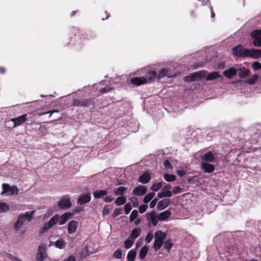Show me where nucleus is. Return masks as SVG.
<instances>
[{
    "mask_svg": "<svg viewBox=\"0 0 261 261\" xmlns=\"http://www.w3.org/2000/svg\"><path fill=\"white\" fill-rule=\"evenodd\" d=\"M232 53L237 57H248L249 49L243 48L241 45L232 48Z\"/></svg>",
    "mask_w": 261,
    "mask_h": 261,
    "instance_id": "nucleus-4",
    "label": "nucleus"
},
{
    "mask_svg": "<svg viewBox=\"0 0 261 261\" xmlns=\"http://www.w3.org/2000/svg\"><path fill=\"white\" fill-rule=\"evenodd\" d=\"M147 79L144 77H135L131 79L130 82L132 84L140 86L142 84H146L147 83Z\"/></svg>",
    "mask_w": 261,
    "mask_h": 261,
    "instance_id": "nucleus-17",
    "label": "nucleus"
},
{
    "mask_svg": "<svg viewBox=\"0 0 261 261\" xmlns=\"http://www.w3.org/2000/svg\"><path fill=\"white\" fill-rule=\"evenodd\" d=\"M114 200V198L111 196H107L104 198V201L106 202H111Z\"/></svg>",
    "mask_w": 261,
    "mask_h": 261,
    "instance_id": "nucleus-59",
    "label": "nucleus"
},
{
    "mask_svg": "<svg viewBox=\"0 0 261 261\" xmlns=\"http://www.w3.org/2000/svg\"><path fill=\"white\" fill-rule=\"evenodd\" d=\"M81 107H89L93 104V99L92 98L82 99H81Z\"/></svg>",
    "mask_w": 261,
    "mask_h": 261,
    "instance_id": "nucleus-29",
    "label": "nucleus"
},
{
    "mask_svg": "<svg viewBox=\"0 0 261 261\" xmlns=\"http://www.w3.org/2000/svg\"><path fill=\"white\" fill-rule=\"evenodd\" d=\"M201 168L203 169L206 173H212L215 170L214 165L210 164L209 163L202 162L201 164Z\"/></svg>",
    "mask_w": 261,
    "mask_h": 261,
    "instance_id": "nucleus-18",
    "label": "nucleus"
},
{
    "mask_svg": "<svg viewBox=\"0 0 261 261\" xmlns=\"http://www.w3.org/2000/svg\"><path fill=\"white\" fill-rule=\"evenodd\" d=\"M204 76L203 74L200 72H194L189 76L185 77L184 81L191 82L194 81L200 80Z\"/></svg>",
    "mask_w": 261,
    "mask_h": 261,
    "instance_id": "nucleus-10",
    "label": "nucleus"
},
{
    "mask_svg": "<svg viewBox=\"0 0 261 261\" xmlns=\"http://www.w3.org/2000/svg\"><path fill=\"white\" fill-rule=\"evenodd\" d=\"M113 256L118 259H121L122 257V252L121 250L117 249L113 254Z\"/></svg>",
    "mask_w": 261,
    "mask_h": 261,
    "instance_id": "nucleus-45",
    "label": "nucleus"
},
{
    "mask_svg": "<svg viewBox=\"0 0 261 261\" xmlns=\"http://www.w3.org/2000/svg\"><path fill=\"white\" fill-rule=\"evenodd\" d=\"M149 225L152 224L153 226L156 225L158 221L157 220L158 216L155 211H152L151 213H147L145 215Z\"/></svg>",
    "mask_w": 261,
    "mask_h": 261,
    "instance_id": "nucleus-8",
    "label": "nucleus"
},
{
    "mask_svg": "<svg viewBox=\"0 0 261 261\" xmlns=\"http://www.w3.org/2000/svg\"><path fill=\"white\" fill-rule=\"evenodd\" d=\"M172 195V192L170 191H162L161 192L158 194V197L160 198L170 197Z\"/></svg>",
    "mask_w": 261,
    "mask_h": 261,
    "instance_id": "nucleus-28",
    "label": "nucleus"
},
{
    "mask_svg": "<svg viewBox=\"0 0 261 261\" xmlns=\"http://www.w3.org/2000/svg\"><path fill=\"white\" fill-rule=\"evenodd\" d=\"M172 246V242L170 240H167L164 243V247L169 252Z\"/></svg>",
    "mask_w": 261,
    "mask_h": 261,
    "instance_id": "nucleus-43",
    "label": "nucleus"
},
{
    "mask_svg": "<svg viewBox=\"0 0 261 261\" xmlns=\"http://www.w3.org/2000/svg\"><path fill=\"white\" fill-rule=\"evenodd\" d=\"M182 191V189L180 188L179 186L175 187L172 191V192L174 194H177L181 192Z\"/></svg>",
    "mask_w": 261,
    "mask_h": 261,
    "instance_id": "nucleus-51",
    "label": "nucleus"
},
{
    "mask_svg": "<svg viewBox=\"0 0 261 261\" xmlns=\"http://www.w3.org/2000/svg\"><path fill=\"white\" fill-rule=\"evenodd\" d=\"M186 173V172L184 170H179L177 171V174L180 176H183Z\"/></svg>",
    "mask_w": 261,
    "mask_h": 261,
    "instance_id": "nucleus-60",
    "label": "nucleus"
},
{
    "mask_svg": "<svg viewBox=\"0 0 261 261\" xmlns=\"http://www.w3.org/2000/svg\"><path fill=\"white\" fill-rule=\"evenodd\" d=\"M55 246L59 249H62L64 247L65 244L62 240H57L55 242Z\"/></svg>",
    "mask_w": 261,
    "mask_h": 261,
    "instance_id": "nucleus-44",
    "label": "nucleus"
},
{
    "mask_svg": "<svg viewBox=\"0 0 261 261\" xmlns=\"http://www.w3.org/2000/svg\"><path fill=\"white\" fill-rule=\"evenodd\" d=\"M90 253L89 252L88 247L86 246L80 253L81 258L82 259L85 258Z\"/></svg>",
    "mask_w": 261,
    "mask_h": 261,
    "instance_id": "nucleus-38",
    "label": "nucleus"
},
{
    "mask_svg": "<svg viewBox=\"0 0 261 261\" xmlns=\"http://www.w3.org/2000/svg\"><path fill=\"white\" fill-rule=\"evenodd\" d=\"M73 215V213L70 212H66L60 216H59L58 223L60 225L65 224Z\"/></svg>",
    "mask_w": 261,
    "mask_h": 261,
    "instance_id": "nucleus-11",
    "label": "nucleus"
},
{
    "mask_svg": "<svg viewBox=\"0 0 261 261\" xmlns=\"http://www.w3.org/2000/svg\"><path fill=\"white\" fill-rule=\"evenodd\" d=\"M138 215V212L137 210H133L130 214V215L129 216V220L130 222H133L135 219L137 217Z\"/></svg>",
    "mask_w": 261,
    "mask_h": 261,
    "instance_id": "nucleus-41",
    "label": "nucleus"
},
{
    "mask_svg": "<svg viewBox=\"0 0 261 261\" xmlns=\"http://www.w3.org/2000/svg\"><path fill=\"white\" fill-rule=\"evenodd\" d=\"M171 186L170 184H166L162 189V191H169V189L171 188Z\"/></svg>",
    "mask_w": 261,
    "mask_h": 261,
    "instance_id": "nucleus-63",
    "label": "nucleus"
},
{
    "mask_svg": "<svg viewBox=\"0 0 261 261\" xmlns=\"http://www.w3.org/2000/svg\"><path fill=\"white\" fill-rule=\"evenodd\" d=\"M174 75V73L171 72L169 68L161 69L158 75V79H162L165 76L172 77Z\"/></svg>",
    "mask_w": 261,
    "mask_h": 261,
    "instance_id": "nucleus-13",
    "label": "nucleus"
},
{
    "mask_svg": "<svg viewBox=\"0 0 261 261\" xmlns=\"http://www.w3.org/2000/svg\"><path fill=\"white\" fill-rule=\"evenodd\" d=\"M148 250L149 248L146 246H144L141 248L139 254V257L141 260L144 259L147 254Z\"/></svg>",
    "mask_w": 261,
    "mask_h": 261,
    "instance_id": "nucleus-26",
    "label": "nucleus"
},
{
    "mask_svg": "<svg viewBox=\"0 0 261 261\" xmlns=\"http://www.w3.org/2000/svg\"><path fill=\"white\" fill-rule=\"evenodd\" d=\"M251 36L254 39L253 44L255 46H261V30H254L251 33Z\"/></svg>",
    "mask_w": 261,
    "mask_h": 261,
    "instance_id": "nucleus-6",
    "label": "nucleus"
},
{
    "mask_svg": "<svg viewBox=\"0 0 261 261\" xmlns=\"http://www.w3.org/2000/svg\"><path fill=\"white\" fill-rule=\"evenodd\" d=\"M109 205H105L102 210L103 215H107L110 213V210L108 207Z\"/></svg>",
    "mask_w": 261,
    "mask_h": 261,
    "instance_id": "nucleus-55",
    "label": "nucleus"
},
{
    "mask_svg": "<svg viewBox=\"0 0 261 261\" xmlns=\"http://www.w3.org/2000/svg\"><path fill=\"white\" fill-rule=\"evenodd\" d=\"M147 191V188L144 186H139L135 188L133 191L134 195L138 196H142L144 195Z\"/></svg>",
    "mask_w": 261,
    "mask_h": 261,
    "instance_id": "nucleus-15",
    "label": "nucleus"
},
{
    "mask_svg": "<svg viewBox=\"0 0 261 261\" xmlns=\"http://www.w3.org/2000/svg\"><path fill=\"white\" fill-rule=\"evenodd\" d=\"M121 209L120 208H116L114 209V210L113 211V213L112 214V217H113V218H115L117 216H118V215H119L120 214H121Z\"/></svg>",
    "mask_w": 261,
    "mask_h": 261,
    "instance_id": "nucleus-49",
    "label": "nucleus"
},
{
    "mask_svg": "<svg viewBox=\"0 0 261 261\" xmlns=\"http://www.w3.org/2000/svg\"><path fill=\"white\" fill-rule=\"evenodd\" d=\"M158 202V199L154 198L153 200L151 201V202L150 203V207L151 208H153L154 207L155 205L156 204V203Z\"/></svg>",
    "mask_w": 261,
    "mask_h": 261,
    "instance_id": "nucleus-58",
    "label": "nucleus"
},
{
    "mask_svg": "<svg viewBox=\"0 0 261 261\" xmlns=\"http://www.w3.org/2000/svg\"><path fill=\"white\" fill-rule=\"evenodd\" d=\"M249 70L243 68L239 69L238 74L241 78H243L247 76L249 74Z\"/></svg>",
    "mask_w": 261,
    "mask_h": 261,
    "instance_id": "nucleus-32",
    "label": "nucleus"
},
{
    "mask_svg": "<svg viewBox=\"0 0 261 261\" xmlns=\"http://www.w3.org/2000/svg\"><path fill=\"white\" fill-rule=\"evenodd\" d=\"M141 229L140 228H135L133 229L129 237L135 240L139 237Z\"/></svg>",
    "mask_w": 261,
    "mask_h": 261,
    "instance_id": "nucleus-27",
    "label": "nucleus"
},
{
    "mask_svg": "<svg viewBox=\"0 0 261 261\" xmlns=\"http://www.w3.org/2000/svg\"><path fill=\"white\" fill-rule=\"evenodd\" d=\"M147 206L145 204H142L139 207V211L141 214L144 213L147 209Z\"/></svg>",
    "mask_w": 261,
    "mask_h": 261,
    "instance_id": "nucleus-54",
    "label": "nucleus"
},
{
    "mask_svg": "<svg viewBox=\"0 0 261 261\" xmlns=\"http://www.w3.org/2000/svg\"><path fill=\"white\" fill-rule=\"evenodd\" d=\"M9 256V258L11 259L12 261H18V260H19L20 259L17 258L16 257L11 255V254H9L8 255Z\"/></svg>",
    "mask_w": 261,
    "mask_h": 261,
    "instance_id": "nucleus-64",
    "label": "nucleus"
},
{
    "mask_svg": "<svg viewBox=\"0 0 261 261\" xmlns=\"http://www.w3.org/2000/svg\"><path fill=\"white\" fill-rule=\"evenodd\" d=\"M164 179L168 182H171L175 180L176 176L173 174H165L163 175Z\"/></svg>",
    "mask_w": 261,
    "mask_h": 261,
    "instance_id": "nucleus-33",
    "label": "nucleus"
},
{
    "mask_svg": "<svg viewBox=\"0 0 261 261\" xmlns=\"http://www.w3.org/2000/svg\"><path fill=\"white\" fill-rule=\"evenodd\" d=\"M126 191V188L124 187H119L114 191V194L117 196H122Z\"/></svg>",
    "mask_w": 261,
    "mask_h": 261,
    "instance_id": "nucleus-31",
    "label": "nucleus"
},
{
    "mask_svg": "<svg viewBox=\"0 0 261 261\" xmlns=\"http://www.w3.org/2000/svg\"><path fill=\"white\" fill-rule=\"evenodd\" d=\"M221 77L218 71H214L210 73L206 77V81H212Z\"/></svg>",
    "mask_w": 261,
    "mask_h": 261,
    "instance_id": "nucleus-25",
    "label": "nucleus"
},
{
    "mask_svg": "<svg viewBox=\"0 0 261 261\" xmlns=\"http://www.w3.org/2000/svg\"><path fill=\"white\" fill-rule=\"evenodd\" d=\"M36 259L38 261H43L44 259V254L40 247L39 248L38 253L36 256Z\"/></svg>",
    "mask_w": 261,
    "mask_h": 261,
    "instance_id": "nucleus-39",
    "label": "nucleus"
},
{
    "mask_svg": "<svg viewBox=\"0 0 261 261\" xmlns=\"http://www.w3.org/2000/svg\"><path fill=\"white\" fill-rule=\"evenodd\" d=\"M258 78V75L254 74L250 78L246 80V83L249 85H254Z\"/></svg>",
    "mask_w": 261,
    "mask_h": 261,
    "instance_id": "nucleus-34",
    "label": "nucleus"
},
{
    "mask_svg": "<svg viewBox=\"0 0 261 261\" xmlns=\"http://www.w3.org/2000/svg\"><path fill=\"white\" fill-rule=\"evenodd\" d=\"M156 76V73L154 71H152L148 73L147 77L148 79L150 81L155 79Z\"/></svg>",
    "mask_w": 261,
    "mask_h": 261,
    "instance_id": "nucleus-46",
    "label": "nucleus"
},
{
    "mask_svg": "<svg viewBox=\"0 0 261 261\" xmlns=\"http://www.w3.org/2000/svg\"><path fill=\"white\" fill-rule=\"evenodd\" d=\"M129 200L132 202L133 204L134 207H136L138 205V199L136 197H131L129 198Z\"/></svg>",
    "mask_w": 261,
    "mask_h": 261,
    "instance_id": "nucleus-47",
    "label": "nucleus"
},
{
    "mask_svg": "<svg viewBox=\"0 0 261 261\" xmlns=\"http://www.w3.org/2000/svg\"><path fill=\"white\" fill-rule=\"evenodd\" d=\"M152 238H153L152 235L150 233H148L145 238V241L147 243H149L151 241V240H152Z\"/></svg>",
    "mask_w": 261,
    "mask_h": 261,
    "instance_id": "nucleus-56",
    "label": "nucleus"
},
{
    "mask_svg": "<svg viewBox=\"0 0 261 261\" xmlns=\"http://www.w3.org/2000/svg\"><path fill=\"white\" fill-rule=\"evenodd\" d=\"M91 200L90 194H87L82 195L79 198L77 203L80 205H83L85 203H88Z\"/></svg>",
    "mask_w": 261,
    "mask_h": 261,
    "instance_id": "nucleus-16",
    "label": "nucleus"
},
{
    "mask_svg": "<svg viewBox=\"0 0 261 261\" xmlns=\"http://www.w3.org/2000/svg\"><path fill=\"white\" fill-rule=\"evenodd\" d=\"M126 202V199L123 196L118 197L115 201L117 205H121Z\"/></svg>",
    "mask_w": 261,
    "mask_h": 261,
    "instance_id": "nucleus-40",
    "label": "nucleus"
},
{
    "mask_svg": "<svg viewBox=\"0 0 261 261\" xmlns=\"http://www.w3.org/2000/svg\"><path fill=\"white\" fill-rule=\"evenodd\" d=\"M81 99H75L73 100V105L75 106L81 107Z\"/></svg>",
    "mask_w": 261,
    "mask_h": 261,
    "instance_id": "nucleus-57",
    "label": "nucleus"
},
{
    "mask_svg": "<svg viewBox=\"0 0 261 261\" xmlns=\"http://www.w3.org/2000/svg\"><path fill=\"white\" fill-rule=\"evenodd\" d=\"M155 196V193L153 192L149 193L147 194L143 199V202L144 203H148Z\"/></svg>",
    "mask_w": 261,
    "mask_h": 261,
    "instance_id": "nucleus-36",
    "label": "nucleus"
},
{
    "mask_svg": "<svg viewBox=\"0 0 261 261\" xmlns=\"http://www.w3.org/2000/svg\"><path fill=\"white\" fill-rule=\"evenodd\" d=\"M171 214V213L169 210L165 211L158 215V219L160 221H165L170 216Z\"/></svg>",
    "mask_w": 261,
    "mask_h": 261,
    "instance_id": "nucleus-22",
    "label": "nucleus"
},
{
    "mask_svg": "<svg viewBox=\"0 0 261 261\" xmlns=\"http://www.w3.org/2000/svg\"><path fill=\"white\" fill-rule=\"evenodd\" d=\"M124 208L125 214L126 215L128 214L130 212L131 210L132 209V206L129 203L126 204L125 205Z\"/></svg>",
    "mask_w": 261,
    "mask_h": 261,
    "instance_id": "nucleus-50",
    "label": "nucleus"
},
{
    "mask_svg": "<svg viewBox=\"0 0 261 261\" xmlns=\"http://www.w3.org/2000/svg\"><path fill=\"white\" fill-rule=\"evenodd\" d=\"M134 242V240L130 238H128L124 242V246L126 249L130 248L133 245Z\"/></svg>",
    "mask_w": 261,
    "mask_h": 261,
    "instance_id": "nucleus-35",
    "label": "nucleus"
},
{
    "mask_svg": "<svg viewBox=\"0 0 261 261\" xmlns=\"http://www.w3.org/2000/svg\"><path fill=\"white\" fill-rule=\"evenodd\" d=\"M9 210V206L5 203L0 202V213H4Z\"/></svg>",
    "mask_w": 261,
    "mask_h": 261,
    "instance_id": "nucleus-42",
    "label": "nucleus"
},
{
    "mask_svg": "<svg viewBox=\"0 0 261 261\" xmlns=\"http://www.w3.org/2000/svg\"><path fill=\"white\" fill-rule=\"evenodd\" d=\"M162 184L161 182H154L152 185L150 187V189L152 191L156 192L160 190V189L162 187Z\"/></svg>",
    "mask_w": 261,
    "mask_h": 261,
    "instance_id": "nucleus-37",
    "label": "nucleus"
},
{
    "mask_svg": "<svg viewBox=\"0 0 261 261\" xmlns=\"http://www.w3.org/2000/svg\"><path fill=\"white\" fill-rule=\"evenodd\" d=\"M164 166L167 169H172V166L169 160H166L164 162Z\"/></svg>",
    "mask_w": 261,
    "mask_h": 261,
    "instance_id": "nucleus-53",
    "label": "nucleus"
},
{
    "mask_svg": "<svg viewBox=\"0 0 261 261\" xmlns=\"http://www.w3.org/2000/svg\"><path fill=\"white\" fill-rule=\"evenodd\" d=\"M2 195L6 193H10V195H13L14 194L16 195L18 194V190L16 186H13V187H11L9 184L4 183L2 185Z\"/></svg>",
    "mask_w": 261,
    "mask_h": 261,
    "instance_id": "nucleus-7",
    "label": "nucleus"
},
{
    "mask_svg": "<svg viewBox=\"0 0 261 261\" xmlns=\"http://www.w3.org/2000/svg\"><path fill=\"white\" fill-rule=\"evenodd\" d=\"M237 70L234 68H230L223 72V75L227 78L231 79L237 74Z\"/></svg>",
    "mask_w": 261,
    "mask_h": 261,
    "instance_id": "nucleus-21",
    "label": "nucleus"
},
{
    "mask_svg": "<svg viewBox=\"0 0 261 261\" xmlns=\"http://www.w3.org/2000/svg\"><path fill=\"white\" fill-rule=\"evenodd\" d=\"M202 161L206 163H214L216 162V158L212 151H208L201 156Z\"/></svg>",
    "mask_w": 261,
    "mask_h": 261,
    "instance_id": "nucleus-12",
    "label": "nucleus"
},
{
    "mask_svg": "<svg viewBox=\"0 0 261 261\" xmlns=\"http://www.w3.org/2000/svg\"><path fill=\"white\" fill-rule=\"evenodd\" d=\"M78 226V222L76 221L72 220L69 222L68 225V232L69 234H72L76 231Z\"/></svg>",
    "mask_w": 261,
    "mask_h": 261,
    "instance_id": "nucleus-19",
    "label": "nucleus"
},
{
    "mask_svg": "<svg viewBox=\"0 0 261 261\" xmlns=\"http://www.w3.org/2000/svg\"><path fill=\"white\" fill-rule=\"evenodd\" d=\"M35 213V211L31 212H26L25 214L19 215L17 220L14 224V228L18 229L22 227L27 221L30 222L33 218V215Z\"/></svg>",
    "mask_w": 261,
    "mask_h": 261,
    "instance_id": "nucleus-1",
    "label": "nucleus"
},
{
    "mask_svg": "<svg viewBox=\"0 0 261 261\" xmlns=\"http://www.w3.org/2000/svg\"><path fill=\"white\" fill-rule=\"evenodd\" d=\"M137 253L135 250H130L127 255V261H134L135 257L136 256Z\"/></svg>",
    "mask_w": 261,
    "mask_h": 261,
    "instance_id": "nucleus-30",
    "label": "nucleus"
},
{
    "mask_svg": "<svg viewBox=\"0 0 261 261\" xmlns=\"http://www.w3.org/2000/svg\"><path fill=\"white\" fill-rule=\"evenodd\" d=\"M83 208L82 207H77L73 210V213L77 214L81 213L82 211H83Z\"/></svg>",
    "mask_w": 261,
    "mask_h": 261,
    "instance_id": "nucleus-61",
    "label": "nucleus"
},
{
    "mask_svg": "<svg viewBox=\"0 0 261 261\" xmlns=\"http://www.w3.org/2000/svg\"><path fill=\"white\" fill-rule=\"evenodd\" d=\"M107 194V191L105 190H96L93 193L95 199H99Z\"/></svg>",
    "mask_w": 261,
    "mask_h": 261,
    "instance_id": "nucleus-24",
    "label": "nucleus"
},
{
    "mask_svg": "<svg viewBox=\"0 0 261 261\" xmlns=\"http://www.w3.org/2000/svg\"><path fill=\"white\" fill-rule=\"evenodd\" d=\"M58 206L60 210H66L72 206V203L68 195L61 197L58 202Z\"/></svg>",
    "mask_w": 261,
    "mask_h": 261,
    "instance_id": "nucleus-3",
    "label": "nucleus"
},
{
    "mask_svg": "<svg viewBox=\"0 0 261 261\" xmlns=\"http://www.w3.org/2000/svg\"><path fill=\"white\" fill-rule=\"evenodd\" d=\"M59 220V216L56 215L53 217L48 222L45 223L43 226L42 227L40 233H43L47 231L53 225L58 223Z\"/></svg>",
    "mask_w": 261,
    "mask_h": 261,
    "instance_id": "nucleus-5",
    "label": "nucleus"
},
{
    "mask_svg": "<svg viewBox=\"0 0 261 261\" xmlns=\"http://www.w3.org/2000/svg\"><path fill=\"white\" fill-rule=\"evenodd\" d=\"M75 257H74L73 255H70L67 259H65L63 261H75Z\"/></svg>",
    "mask_w": 261,
    "mask_h": 261,
    "instance_id": "nucleus-62",
    "label": "nucleus"
},
{
    "mask_svg": "<svg viewBox=\"0 0 261 261\" xmlns=\"http://www.w3.org/2000/svg\"><path fill=\"white\" fill-rule=\"evenodd\" d=\"M113 90V88H112V87H105L103 88H102L99 92L101 93V94H103V93H107V92H111V91H112Z\"/></svg>",
    "mask_w": 261,
    "mask_h": 261,
    "instance_id": "nucleus-48",
    "label": "nucleus"
},
{
    "mask_svg": "<svg viewBox=\"0 0 261 261\" xmlns=\"http://www.w3.org/2000/svg\"><path fill=\"white\" fill-rule=\"evenodd\" d=\"M151 179L150 174L147 172L143 173L140 177L139 181L143 184L148 183Z\"/></svg>",
    "mask_w": 261,
    "mask_h": 261,
    "instance_id": "nucleus-20",
    "label": "nucleus"
},
{
    "mask_svg": "<svg viewBox=\"0 0 261 261\" xmlns=\"http://www.w3.org/2000/svg\"><path fill=\"white\" fill-rule=\"evenodd\" d=\"M170 204L169 199L165 198L160 201L158 203L156 209L158 211H162L166 208Z\"/></svg>",
    "mask_w": 261,
    "mask_h": 261,
    "instance_id": "nucleus-14",
    "label": "nucleus"
},
{
    "mask_svg": "<svg viewBox=\"0 0 261 261\" xmlns=\"http://www.w3.org/2000/svg\"><path fill=\"white\" fill-rule=\"evenodd\" d=\"M249 51L248 57H251L255 59L261 57V50L251 49H249Z\"/></svg>",
    "mask_w": 261,
    "mask_h": 261,
    "instance_id": "nucleus-23",
    "label": "nucleus"
},
{
    "mask_svg": "<svg viewBox=\"0 0 261 261\" xmlns=\"http://www.w3.org/2000/svg\"><path fill=\"white\" fill-rule=\"evenodd\" d=\"M166 237V234L161 230H158L155 232L154 236L155 241L153 244V249L155 251H158L161 248Z\"/></svg>",
    "mask_w": 261,
    "mask_h": 261,
    "instance_id": "nucleus-2",
    "label": "nucleus"
},
{
    "mask_svg": "<svg viewBox=\"0 0 261 261\" xmlns=\"http://www.w3.org/2000/svg\"><path fill=\"white\" fill-rule=\"evenodd\" d=\"M28 114H24L18 117L12 118L11 121L14 123V127H17L25 122L27 118Z\"/></svg>",
    "mask_w": 261,
    "mask_h": 261,
    "instance_id": "nucleus-9",
    "label": "nucleus"
},
{
    "mask_svg": "<svg viewBox=\"0 0 261 261\" xmlns=\"http://www.w3.org/2000/svg\"><path fill=\"white\" fill-rule=\"evenodd\" d=\"M252 66L254 70H258L261 68V64L258 62H254Z\"/></svg>",
    "mask_w": 261,
    "mask_h": 261,
    "instance_id": "nucleus-52",
    "label": "nucleus"
}]
</instances>
